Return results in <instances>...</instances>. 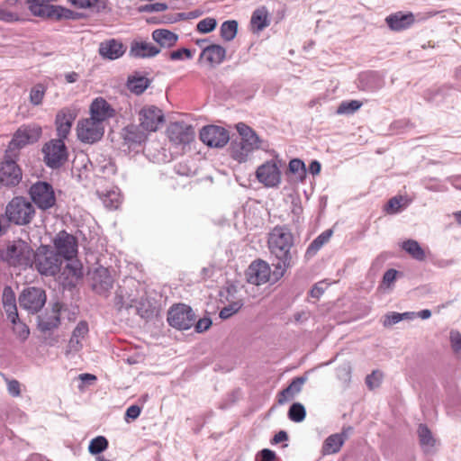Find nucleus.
Returning <instances> with one entry per match:
<instances>
[{"instance_id": "f257e3e1", "label": "nucleus", "mask_w": 461, "mask_h": 461, "mask_svg": "<svg viewBox=\"0 0 461 461\" xmlns=\"http://www.w3.org/2000/svg\"><path fill=\"white\" fill-rule=\"evenodd\" d=\"M138 120V126L130 125L126 128L125 139L133 143H141L150 132L157 131L164 122V113L155 105H145L139 111Z\"/></svg>"}, {"instance_id": "f03ea898", "label": "nucleus", "mask_w": 461, "mask_h": 461, "mask_svg": "<svg viewBox=\"0 0 461 461\" xmlns=\"http://www.w3.org/2000/svg\"><path fill=\"white\" fill-rule=\"evenodd\" d=\"M293 234L286 227L276 226L269 234L268 247L271 254L278 260L276 268L279 270L281 276L293 264Z\"/></svg>"}, {"instance_id": "7ed1b4c3", "label": "nucleus", "mask_w": 461, "mask_h": 461, "mask_svg": "<svg viewBox=\"0 0 461 461\" xmlns=\"http://www.w3.org/2000/svg\"><path fill=\"white\" fill-rule=\"evenodd\" d=\"M54 246L59 257L70 260L64 268L63 274L67 278L78 279L82 276V265L72 258L77 253V242L76 238L66 231H60L54 239Z\"/></svg>"}, {"instance_id": "20e7f679", "label": "nucleus", "mask_w": 461, "mask_h": 461, "mask_svg": "<svg viewBox=\"0 0 461 461\" xmlns=\"http://www.w3.org/2000/svg\"><path fill=\"white\" fill-rule=\"evenodd\" d=\"M240 135V140L231 143V156L238 162H245L249 156L260 149L261 140L257 133L243 122L236 125Z\"/></svg>"}, {"instance_id": "39448f33", "label": "nucleus", "mask_w": 461, "mask_h": 461, "mask_svg": "<svg viewBox=\"0 0 461 461\" xmlns=\"http://www.w3.org/2000/svg\"><path fill=\"white\" fill-rule=\"evenodd\" d=\"M33 249L30 245L17 240L0 250V259L12 266L32 267Z\"/></svg>"}, {"instance_id": "423d86ee", "label": "nucleus", "mask_w": 461, "mask_h": 461, "mask_svg": "<svg viewBox=\"0 0 461 461\" xmlns=\"http://www.w3.org/2000/svg\"><path fill=\"white\" fill-rule=\"evenodd\" d=\"M62 258L47 246H41L33 251L32 266L44 276H55L60 271Z\"/></svg>"}, {"instance_id": "0eeeda50", "label": "nucleus", "mask_w": 461, "mask_h": 461, "mask_svg": "<svg viewBox=\"0 0 461 461\" xmlns=\"http://www.w3.org/2000/svg\"><path fill=\"white\" fill-rule=\"evenodd\" d=\"M34 207L32 203L24 197L13 198L5 208V214L11 222L17 225L29 223L34 216Z\"/></svg>"}, {"instance_id": "6e6552de", "label": "nucleus", "mask_w": 461, "mask_h": 461, "mask_svg": "<svg viewBox=\"0 0 461 461\" xmlns=\"http://www.w3.org/2000/svg\"><path fill=\"white\" fill-rule=\"evenodd\" d=\"M194 321L195 314L192 308L186 304L174 305L168 311L167 322L175 329L188 330L194 324Z\"/></svg>"}, {"instance_id": "1a4fd4ad", "label": "nucleus", "mask_w": 461, "mask_h": 461, "mask_svg": "<svg viewBox=\"0 0 461 461\" xmlns=\"http://www.w3.org/2000/svg\"><path fill=\"white\" fill-rule=\"evenodd\" d=\"M44 161L51 168H59L68 158V151L64 140H51L42 148Z\"/></svg>"}, {"instance_id": "9d476101", "label": "nucleus", "mask_w": 461, "mask_h": 461, "mask_svg": "<svg viewBox=\"0 0 461 461\" xmlns=\"http://www.w3.org/2000/svg\"><path fill=\"white\" fill-rule=\"evenodd\" d=\"M280 161L271 159L260 165L256 170V177L266 187H277L281 183Z\"/></svg>"}, {"instance_id": "9b49d317", "label": "nucleus", "mask_w": 461, "mask_h": 461, "mask_svg": "<svg viewBox=\"0 0 461 461\" xmlns=\"http://www.w3.org/2000/svg\"><path fill=\"white\" fill-rule=\"evenodd\" d=\"M30 195L33 203L41 210H47L54 206L56 197L51 185L47 182L38 181L30 188Z\"/></svg>"}, {"instance_id": "f8f14e48", "label": "nucleus", "mask_w": 461, "mask_h": 461, "mask_svg": "<svg viewBox=\"0 0 461 461\" xmlns=\"http://www.w3.org/2000/svg\"><path fill=\"white\" fill-rule=\"evenodd\" d=\"M104 133V125L91 117L82 119L77 122V138L85 143H95L101 140Z\"/></svg>"}, {"instance_id": "ddd939ff", "label": "nucleus", "mask_w": 461, "mask_h": 461, "mask_svg": "<svg viewBox=\"0 0 461 461\" xmlns=\"http://www.w3.org/2000/svg\"><path fill=\"white\" fill-rule=\"evenodd\" d=\"M45 303V291L39 287H28L19 296L20 306L32 313L38 312Z\"/></svg>"}, {"instance_id": "4468645a", "label": "nucleus", "mask_w": 461, "mask_h": 461, "mask_svg": "<svg viewBox=\"0 0 461 461\" xmlns=\"http://www.w3.org/2000/svg\"><path fill=\"white\" fill-rule=\"evenodd\" d=\"M200 139L211 148H221L228 143L230 135L228 131L221 126L208 125L201 130Z\"/></svg>"}, {"instance_id": "2eb2a0df", "label": "nucleus", "mask_w": 461, "mask_h": 461, "mask_svg": "<svg viewBox=\"0 0 461 461\" xmlns=\"http://www.w3.org/2000/svg\"><path fill=\"white\" fill-rule=\"evenodd\" d=\"M169 140L175 145H186L194 138V128L183 122H171L167 130Z\"/></svg>"}, {"instance_id": "dca6fc26", "label": "nucleus", "mask_w": 461, "mask_h": 461, "mask_svg": "<svg viewBox=\"0 0 461 461\" xmlns=\"http://www.w3.org/2000/svg\"><path fill=\"white\" fill-rule=\"evenodd\" d=\"M41 135V128L37 125L23 126L12 139L9 149H21L29 143L36 142Z\"/></svg>"}, {"instance_id": "f3484780", "label": "nucleus", "mask_w": 461, "mask_h": 461, "mask_svg": "<svg viewBox=\"0 0 461 461\" xmlns=\"http://www.w3.org/2000/svg\"><path fill=\"white\" fill-rule=\"evenodd\" d=\"M22 180V170L15 161L5 158L0 164V183L6 186H14Z\"/></svg>"}, {"instance_id": "a211bd4d", "label": "nucleus", "mask_w": 461, "mask_h": 461, "mask_svg": "<svg viewBox=\"0 0 461 461\" xmlns=\"http://www.w3.org/2000/svg\"><path fill=\"white\" fill-rule=\"evenodd\" d=\"M89 111L90 117L103 125L115 115V110L103 97L94 99L90 104Z\"/></svg>"}, {"instance_id": "6ab92c4d", "label": "nucleus", "mask_w": 461, "mask_h": 461, "mask_svg": "<svg viewBox=\"0 0 461 461\" xmlns=\"http://www.w3.org/2000/svg\"><path fill=\"white\" fill-rule=\"evenodd\" d=\"M270 273L267 263L262 260L254 261L248 268L247 280L252 285H260L269 280Z\"/></svg>"}, {"instance_id": "aec40b11", "label": "nucleus", "mask_w": 461, "mask_h": 461, "mask_svg": "<svg viewBox=\"0 0 461 461\" xmlns=\"http://www.w3.org/2000/svg\"><path fill=\"white\" fill-rule=\"evenodd\" d=\"M76 117V112L70 108H64L57 113L55 123L59 139L64 140L68 137Z\"/></svg>"}, {"instance_id": "412c9836", "label": "nucleus", "mask_w": 461, "mask_h": 461, "mask_svg": "<svg viewBox=\"0 0 461 461\" xmlns=\"http://www.w3.org/2000/svg\"><path fill=\"white\" fill-rule=\"evenodd\" d=\"M113 285V279L107 268L99 267L95 269L93 274V289L97 294L106 296Z\"/></svg>"}, {"instance_id": "4be33fe9", "label": "nucleus", "mask_w": 461, "mask_h": 461, "mask_svg": "<svg viewBox=\"0 0 461 461\" xmlns=\"http://www.w3.org/2000/svg\"><path fill=\"white\" fill-rule=\"evenodd\" d=\"M385 22L391 30L400 32L410 28L415 18L412 13L397 12L387 16Z\"/></svg>"}, {"instance_id": "5701e85b", "label": "nucleus", "mask_w": 461, "mask_h": 461, "mask_svg": "<svg viewBox=\"0 0 461 461\" xmlns=\"http://www.w3.org/2000/svg\"><path fill=\"white\" fill-rule=\"evenodd\" d=\"M124 45L117 40L112 39L100 43L99 54L110 60L117 59L125 52Z\"/></svg>"}, {"instance_id": "b1692460", "label": "nucleus", "mask_w": 461, "mask_h": 461, "mask_svg": "<svg viewBox=\"0 0 461 461\" xmlns=\"http://www.w3.org/2000/svg\"><path fill=\"white\" fill-rule=\"evenodd\" d=\"M306 382V378L300 376L295 377L290 383V384L281 391L278 394V403L284 404L288 401L292 400L296 394H298L303 388V385Z\"/></svg>"}, {"instance_id": "393cba45", "label": "nucleus", "mask_w": 461, "mask_h": 461, "mask_svg": "<svg viewBox=\"0 0 461 461\" xmlns=\"http://www.w3.org/2000/svg\"><path fill=\"white\" fill-rule=\"evenodd\" d=\"M160 50L149 41H134L131 47V55L135 58H150L158 54Z\"/></svg>"}, {"instance_id": "a878e982", "label": "nucleus", "mask_w": 461, "mask_h": 461, "mask_svg": "<svg viewBox=\"0 0 461 461\" xmlns=\"http://www.w3.org/2000/svg\"><path fill=\"white\" fill-rule=\"evenodd\" d=\"M417 434L420 445L425 453H432L436 445L437 439L434 438L432 432L425 424H420L417 429Z\"/></svg>"}, {"instance_id": "bb28decb", "label": "nucleus", "mask_w": 461, "mask_h": 461, "mask_svg": "<svg viewBox=\"0 0 461 461\" xmlns=\"http://www.w3.org/2000/svg\"><path fill=\"white\" fill-rule=\"evenodd\" d=\"M346 438L347 435L345 432L332 434L329 436L322 445V454L331 455L338 453L340 450L341 447L343 446Z\"/></svg>"}, {"instance_id": "cd10ccee", "label": "nucleus", "mask_w": 461, "mask_h": 461, "mask_svg": "<svg viewBox=\"0 0 461 461\" xmlns=\"http://www.w3.org/2000/svg\"><path fill=\"white\" fill-rule=\"evenodd\" d=\"M226 55V50L218 44H212L204 48L201 53L203 58L211 64H220L223 61Z\"/></svg>"}, {"instance_id": "c85d7f7f", "label": "nucleus", "mask_w": 461, "mask_h": 461, "mask_svg": "<svg viewBox=\"0 0 461 461\" xmlns=\"http://www.w3.org/2000/svg\"><path fill=\"white\" fill-rule=\"evenodd\" d=\"M152 39L162 48H170L176 45L178 35L167 29H157L152 32Z\"/></svg>"}, {"instance_id": "c756f323", "label": "nucleus", "mask_w": 461, "mask_h": 461, "mask_svg": "<svg viewBox=\"0 0 461 461\" xmlns=\"http://www.w3.org/2000/svg\"><path fill=\"white\" fill-rule=\"evenodd\" d=\"M88 333V324L86 321L77 323L73 330L72 336L68 342L69 351H78L82 348L81 340L85 339Z\"/></svg>"}, {"instance_id": "7c9ffc66", "label": "nucleus", "mask_w": 461, "mask_h": 461, "mask_svg": "<svg viewBox=\"0 0 461 461\" xmlns=\"http://www.w3.org/2000/svg\"><path fill=\"white\" fill-rule=\"evenodd\" d=\"M410 203L411 200L407 196L395 195L384 205V212L386 214H397L404 211Z\"/></svg>"}, {"instance_id": "2f4dec72", "label": "nucleus", "mask_w": 461, "mask_h": 461, "mask_svg": "<svg viewBox=\"0 0 461 461\" xmlns=\"http://www.w3.org/2000/svg\"><path fill=\"white\" fill-rule=\"evenodd\" d=\"M97 194L106 208L117 209L122 203V195L117 187L104 192L97 191Z\"/></svg>"}, {"instance_id": "473e14b6", "label": "nucleus", "mask_w": 461, "mask_h": 461, "mask_svg": "<svg viewBox=\"0 0 461 461\" xmlns=\"http://www.w3.org/2000/svg\"><path fill=\"white\" fill-rule=\"evenodd\" d=\"M333 234L331 229L326 230L316 237L309 245L306 250V256L311 258L317 254V252L330 240Z\"/></svg>"}, {"instance_id": "72a5a7b5", "label": "nucleus", "mask_w": 461, "mask_h": 461, "mask_svg": "<svg viewBox=\"0 0 461 461\" xmlns=\"http://www.w3.org/2000/svg\"><path fill=\"white\" fill-rule=\"evenodd\" d=\"M402 249L417 261H424L426 259V253L424 249L415 240L410 239L403 241L402 244Z\"/></svg>"}, {"instance_id": "f704fd0d", "label": "nucleus", "mask_w": 461, "mask_h": 461, "mask_svg": "<svg viewBox=\"0 0 461 461\" xmlns=\"http://www.w3.org/2000/svg\"><path fill=\"white\" fill-rule=\"evenodd\" d=\"M149 83V80L146 77L134 75L129 77L127 86L131 93L140 95L148 88Z\"/></svg>"}, {"instance_id": "c9c22d12", "label": "nucleus", "mask_w": 461, "mask_h": 461, "mask_svg": "<svg viewBox=\"0 0 461 461\" xmlns=\"http://www.w3.org/2000/svg\"><path fill=\"white\" fill-rule=\"evenodd\" d=\"M113 305L118 311L133 307L138 309L136 298H131L130 296L125 298L124 291L122 288H119L115 293Z\"/></svg>"}, {"instance_id": "e433bc0d", "label": "nucleus", "mask_w": 461, "mask_h": 461, "mask_svg": "<svg viewBox=\"0 0 461 461\" xmlns=\"http://www.w3.org/2000/svg\"><path fill=\"white\" fill-rule=\"evenodd\" d=\"M251 25L258 32L262 31L269 25L268 13L266 8L262 7L253 12L251 16Z\"/></svg>"}, {"instance_id": "4c0bfd02", "label": "nucleus", "mask_w": 461, "mask_h": 461, "mask_svg": "<svg viewBox=\"0 0 461 461\" xmlns=\"http://www.w3.org/2000/svg\"><path fill=\"white\" fill-rule=\"evenodd\" d=\"M446 410L447 415L453 418H458L461 416V394L455 393L450 395L446 403Z\"/></svg>"}, {"instance_id": "58836bf2", "label": "nucleus", "mask_w": 461, "mask_h": 461, "mask_svg": "<svg viewBox=\"0 0 461 461\" xmlns=\"http://www.w3.org/2000/svg\"><path fill=\"white\" fill-rule=\"evenodd\" d=\"M237 31L238 23L234 20L224 22L220 29L221 38L227 41H230L235 38Z\"/></svg>"}, {"instance_id": "ea45409f", "label": "nucleus", "mask_w": 461, "mask_h": 461, "mask_svg": "<svg viewBox=\"0 0 461 461\" xmlns=\"http://www.w3.org/2000/svg\"><path fill=\"white\" fill-rule=\"evenodd\" d=\"M46 93V86L42 84H37L31 88L30 91V102L32 105H40L42 103Z\"/></svg>"}, {"instance_id": "a19ab883", "label": "nucleus", "mask_w": 461, "mask_h": 461, "mask_svg": "<svg viewBox=\"0 0 461 461\" xmlns=\"http://www.w3.org/2000/svg\"><path fill=\"white\" fill-rule=\"evenodd\" d=\"M362 106V103L357 100H350L342 102L338 109V114L349 115L357 112Z\"/></svg>"}, {"instance_id": "79ce46f5", "label": "nucleus", "mask_w": 461, "mask_h": 461, "mask_svg": "<svg viewBox=\"0 0 461 461\" xmlns=\"http://www.w3.org/2000/svg\"><path fill=\"white\" fill-rule=\"evenodd\" d=\"M59 325V317L57 312L46 318H42L39 321V328L41 331H50L56 329Z\"/></svg>"}, {"instance_id": "37998d69", "label": "nucleus", "mask_w": 461, "mask_h": 461, "mask_svg": "<svg viewBox=\"0 0 461 461\" xmlns=\"http://www.w3.org/2000/svg\"><path fill=\"white\" fill-rule=\"evenodd\" d=\"M107 447L108 440L103 436H98L90 441L88 451L92 455H97L104 451Z\"/></svg>"}, {"instance_id": "c03bdc74", "label": "nucleus", "mask_w": 461, "mask_h": 461, "mask_svg": "<svg viewBox=\"0 0 461 461\" xmlns=\"http://www.w3.org/2000/svg\"><path fill=\"white\" fill-rule=\"evenodd\" d=\"M306 415L305 408L299 402L293 403L288 411V417L294 422H301Z\"/></svg>"}, {"instance_id": "a18cd8bd", "label": "nucleus", "mask_w": 461, "mask_h": 461, "mask_svg": "<svg viewBox=\"0 0 461 461\" xmlns=\"http://www.w3.org/2000/svg\"><path fill=\"white\" fill-rule=\"evenodd\" d=\"M289 171L297 176L298 178L303 180L306 176V167L303 160L299 158H293L290 160Z\"/></svg>"}, {"instance_id": "49530a36", "label": "nucleus", "mask_w": 461, "mask_h": 461, "mask_svg": "<svg viewBox=\"0 0 461 461\" xmlns=\"http://www.w3.org/2000/svg\"><path fill=\"white\" fill-rule=\"evenodd\" d=\"M242 301H235L223 307L219 313L221 319L226 320L232 316L234 313L238 312L240 309L242 307Z\"/></svg>"}, {"instance_id": "de8ad7c7", "label": "nucleus", "mask_w": 461, "mask_h": 461, "mask_svg": "<svg viewBox=\"0 0 461 461\" xmlns=\"http://www.w3.org/2000/svg\"><path fill=\"white\" fill-rule=\"evenodd\" d=\"M397 275H398L397 270L393 269V268L388 269L383 276L382 282L379 285V289L380 290L391 289L392 286L393 285V283L396 280Z\"/></svg>"}, {"instance_id": "09e8293b", "label": "nucleus", "mask_w": 461, "mask_h": 461, "mask_svg": "<svg viewBox=\"0 0 461 461\" xmlns=\"http://www.w3.org/2000/svg\"><path fill=\"white\" fill-rule=\"evenodd\" d=\"M216 25L217 21L215 18L206 17L197 23L196 30L201 33H209L216 28Z\"/></svg>"}, {"instance_id": "8fccbe9b", "label": "nucleus", "mask_w": 461, "mask_h": 461, "mask_svg": "<svg viewBox=\"0 0 461 461\" xmlns=\"http://www.w3.org/2000/svg\"><path fill=\"white\" fill-rule=\"evenodd\" d=\"M451 348L455 355L461 357V334L457 330H451L449 333Z\"/></svg>"}, {"instance_id": "3c124183", "label": "nucleus", "mask_w": 461, "mask_h": 461, "mask_svg": "<svg viewBox=\"0 0 461 461\" xmlns=\"http://www.w3.org/2000/svg\"><path fill=\"white\" fill-rule=\"evenodd\" d=\"M13 324L14 331L17 335V337L22 340H25L30 334L29 328L24 323L21 322L19 319L16 320L15 323Z\"/></svg>"}, {"instance_id": "603ef678", "label": "nucleus", "mask_w": 461, "mask_h": 461, "mask_svg": "<svg viewBox=\"0 0 461 461\" xmlns=\"http://www.w3.org/2000/svg\"><path fill=\"white\" fill-rule=\"evenodd\" d=\"M192 52L189 49L182 48L176 50H174L170 53V59L172 60H180L184 59H192Z\"/></svg>"}, {"instance_id": "864d4df0", "label": "nucleus", "mask_w": 461, "mask_h": 461, "mask_svg": "<svg viewBox=\"0 0 461 461\" xmlns=\"http://www.w3.org/2000/svg\"><path fill=\"white\" fill-rule=\"evenodd\" d=\"M16 303L15 294L10 286L5 287L3 291V305H11Z\"/></svg>"}, {"instance_id": "5fc2aeb1", "label": "nucleus", "mask_w": 461, "mask_h": 461, "mask_svg": "<svg viewBox=\"0 0 461 461\" xmlns=\"http://www.w3.org/2000/svg\"><path fill=\"white\" fill-rule=\"evenodd\" d=\"M401 315L399 312H392L384 316V319L383 321V325L384 327H390L393 324L398 323L401 321Z\"/></svg>"}, {"instance_id": "6e6d98bb", "label": "nucleus", "mask_w": 461, "mask_h": 461, "mask_svg": "<svg viewBox=\"0 0 461 461\" xmlns=\"http://www.w3.org/2000/svg\"><path fill=\"white\" fill-rule=\"evenodd\" d=\"M141 412V409L138 405H131L125 412V420L129 422L130 420H136Z\"/></svg>"}, {"instance_id": "4d7b16f0", "label": "nucleus", "mask_w": 461, "mask_h": 461, "mask_svg": "<svg viewBox=\"0 0 461 461\" xmlns=\"http://www.w3.org/2000/svg\"><path fill=\"white\" fill-rule=\"evenodd\" d=\"M4 309L7 314L8 320L12 323H15V321L18 320V312H17V306L16 303L9 305H5Z\"/></svg>"}, {"instance_id": "13d9d810", "label": "nucleus", "mask_w": 461, "mask_h": 461, "mask_svg": "<svg viewBox=\"0 0 461 461\" xmlns=\"http://www.w3.org/2000/svg\"><path fill=\"white\" fill-rule=\"evenodd\" d=\"M211 326L212 320L210 318H203L196 322L194 329L196 332L201 333L207 330Z\"/></svg>"}, {"instance_id": "bf43d9fd", "label": "nucleus", "mask_w": 461, "mask_h": 461, "mask_svg": "<svg viewBox=\"0 0 461 461\" xmlns=\"http://www.w3.org/2000/svg\"><path fill=\"white\" fill-rule=\"evenodd\" d=\"M69 2L78 8H88L95 5L98 0H69Z\"/></svg>"}, {"instance_id": "052dcab7", "label": "nucleus", "mask_w": 461, "mask_h": 461, "mask_svg": "<svg viewBox=\"0 0 461 461\" xmlns=\"http://www.w3.org/2000/svg\"><path fill=\"white\" fill-rule=\"evenodd\" d=\"M326 285L324 282L316 284L311 290V296L313 298H319L325 290Z\"/></svg>"}, {"instance_id": "680f3d73", "label": "nucleus", "mask_w": 461, "mask_h": 461, "mask_svg": "<svg viewBox=\"0 0 461 461\" xmlns=\"http://www.w3.org/2000/svg\"><path fill=\"white\" fill-rule=\"evenodd\" d=\"M276 458V454L274 451L265 448L261 450L259 454V459L257 461H274Z\"/></svg>"}, {"instance_id": "e2e57ef3", "label": "nucleus", "mask_w": 461, "mask_h": 461, "mask_svg": "<svg viewBox=\"0 0 461 461\" xmlns=\"http://www.w3.org/2000/svg\"><path fill=\"white\" fill-rule=\"evenodd\" d=\"M8 392L14 396L20 394V384L18 381L12 380L8 382Z\"/></svg>"}, {"instance_id": "0e129e2a", "label": "nucleus", "mask_w": 461, "mask_h": 461, "mask_svg": "<svg viewBox=\"0 0 461 461\" xmlns=\"http://www.w3.org/2000/svg\"><path fill=\"white\" fill-rule=\"evenodd\" d=\"M288 439V435L285 430L277 432L271 440L272 444H278Z\"/></svg>"}, {"instance_id": "69168bd1", "label": "nucleus", "mask_w": 461, "mask_h": 461, "mask_svg": "<svg viewBox=\"0 0 461 461\" xmlns=\"http://www.w3.org/2000/svg\"><path fill=\"white\" fill-rule=\"evenodd\" d=\"M321 163L317 160H313L309 166V171L313 176L318 175L321 172Z\"/></svg>"}, {"instance_id": "338daca9", "label": "nucleus", "mask_w": 461, "mask_h": 461, "mask_svg": "<svg viewBox=\"0 0 461 461\" xmlns=\"http://www.w3.org/2000/svg\"><path fill=\"white\" fill-rule=\"evenodd\" d=\"M167 8V5L164 3H155L150 5V10L154 12H162Z\"/></svg>"}, {"instance_id": "774afa93", "label": "nucleus", "mask_w": 461, "mask_h": 461, "mask_svg": "<svg viewBox=\"0 0 461 461\" xmlns=\"http://www.w3.org/2000/svg\"><path fill=\"white\" fill-rule=\"evenodd\" d=\"M449 182L456 189L461 190V175L450 177Z\"/></svg>"}]
</instances>
